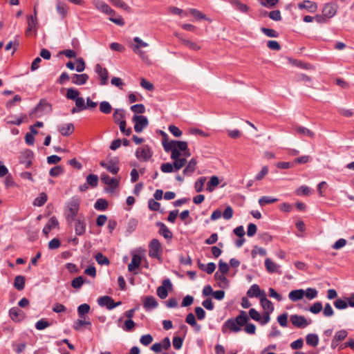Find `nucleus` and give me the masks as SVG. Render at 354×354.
<instances>
[{"label":"nucleus","mask_w":354,"mask_h":354,"mask_svg":"<svg viewBox=\"0 0 354 354\" xmlns=\"http://www.w3.org/2000/svg\"><path fill=\"white\" fill-rule=\"evenodd\" d=\"M162 252L161 244L160 241L153 239L149 244V255L151 258L160 259V253Z\"/></svg>","instance_id":"obj_5"},{"label":"nucleus","mask_w":354,"mask_h":354,"mask_svg":"<svg viewBox=\"0 0 354 354\" xmlns=\"http://www.w3.org/2000/svg\"><path fill=\"white\" fill-rule=\"evenodd\" d=\"M158 304L153 296H147L143 299V307L146 310H151L156 308Z\"/></svg>","instance_id":"obj_15"},{"label":"nucleus","mask_w":354,"mask_h":354,"mask_svg":"<svg viewBox=\"0 0 354 354\" xmlns=\"http://www.w3.org/2000/svg\"><path fill=\"white\" fill-rule=\"evenodd\" d=\"M293 129L296 133L299 135L305 136L311 138L315 137V133L305 127L297 125L295 126Z\"/></svg>","instance_id":"obj_26"},{"label":"nucleus","mask_w":354,"mask_h":354,"mask_svg":"<svg viewBox=\"0 0 354 354\" xmlns=\"http://www.w3.org/2000/svg\"><path fill=\"white\" fill-rule=\"evenodd\" d=\"M56 8L57 12L62 16V18H64L68 12V7L66 4L60 0H57L56 2Z\"/></svg>","instance_id":"obj_35"},{"label":"nucleus","mask_w":354,"mask_h":354,"mask_svg":"<svg viewBox=\"0 0 354 354\" xmlns=\"http://www.w3.org/2000/svg\"><path fill=\"white\" fill-rule=\"evenodd\" d=\"M348 335V332L346 330H340L335 333L334 337L335 341H338L339 342L344 340Z\"/></svg>","instance_id":"obj_59"},{"label":"nucleus","mask_w":354,"mask_h":354,"mask_svg":"<svg viewBox=\"0 0 354 354\" xmlns=\"http://www.w3.org/2000/svg\"><path fill=\"white\" fill-rule=\"evenodd\" d=\"M88 80V75L85 73L80 74V75L74 74L71 77L72 82L74 84H77V85H83L87 82Z\"/></svg>","instance_id":"obj_24"},{"label":"nucleus","mask_w":354,"mask_h":354,"mask_svg":"<svg viewBox=\"0 0 354 354\" xmlns=\"http://www.w3.org/2000/svg\"><path fill=\"white\" fill-rule=\"evenodd\" d=\"M318 292L315 288H308L304 290V296L309 299L312 300L317 297Z\"/></svg>","instance_id":"obj_49"},{"label":"nucleus","mask_w":354,"mask_h":354,"mask_svg":"<svg viewBox=\"0 0 354 354\" xmlns=\"http://www.w3.org/2000/svg\"><path fill=\"white\" fill-rule=\"evenodd\" d=\"M58 226L59 222L55 216H53L48 220L44 226L43 233L47 236L51 230L58 227Z\"/></svg>","instance_id":"obj_16"},{"label":"nucleus","mask_w":354,"mask_h":354,"mask_svg":"<svg viewBox=\"0 0 354 354\" xmlns=\"http://www.w3.org/2000/svg\"><path fill=\"white\" fill-rule=\"evenodd\" d=\"M86 184L92 187H95L98 184V176L95 174H89L86 177Z\"/></svg>","instance_id":"obj_51"},{"label":"nucleus","mask_w":354,"mask_h":354,"mask_svg":"<svg viewBox=\"0 0 354 354\" xmlns=\"http://www.w3.org/2000/svg\"><path fill=\"white\" fill-rule=\"evenodd\" d=\"M75 234L78 236H82L86 232V223L84 220H76L74 225Z\"/></svg>","instance_id":"obj_23"},{"label":"nucleus","mask_w":354,"mask_h":354,"mask_svg":"<svg viewBox=\"0 0 354 354\" xmlns=\"http://www.w3.org/2000/svg\"><path fill=\"white\" fill-rule=\"evenodd\" d=\"M140 343L144 346H148L153 342V337L150 334L141 336L140 339Z\"/></svg>","instance_id":"obj_63"},{"label":"nucleus","mask_w":354,"mask_h":354,"mask_svg":"<svg viewBox=\"0 0 354 354\" xmlns=\"http://www.w3.org/2000/svg\"><path fill=\"white\" fill-rule=\"evenodd\" d=\"M162 146L166 152H171V158L174 160L173 166L176 171L183 168L187 163L185 158H180V151L187 149V142L180 140L162 141Z\"/></svg>","instance_id":"obj_1"},{"label":"nucleus","mask_w":354,"mask_h":354,"mask_svg":"<svg viewBox=\"0 0 354 354\" xmlns=\"http://www.w3.org/2000/svg\"><path fill=\"white\" fill-rule=\"evenodd\" d=\"M290 319L292 324L297 328H305L311 323V320H308L304 316L298 315H292Z\"/></svg>","instance_id":"obj_9"},{"label":"nucleus","mask_w":354,"mask_h":354,"mask_svg":"<svg viewBox=\"0 0 354 354\" xmlns=\"http://www.w3.org/2000/svg\"><path fill=\"white\" fill-rule=\"evenodd\" d=\"M97 303L100 306H106L109 310H111L121 305V301L114 302L113 299L109 296H103L97 299Z\"/></svg>","instance_id":"obj_8"},{"label":"nucleus","mask_w":354,"mask_h":354,"mask_svg":"<svg viewBox=\"0 0 354 354\" xmlns=\"http://www.w3.org/2000/svg\"><path fill=\"white\" fill-rule=\"evenodd\" d=\"M306 342L308 345L315 347L319 344V337L314 333L308 334L306 337Z\"/></svg>","instance_id":"obj_40"},{"label":"nucleus","mask_w":354,"mask_h":354,"mask_svg":"<svg viewBox=\"0 0 354 354\" xmlns=\"http://www.w3.org/2000/svg\"><path fill=\"white\" fill-rule=\"evenodd\" d=\"M136 156L138 159L142 161L149 160L151 156L152 153L150 150V148L147 145H145L142 147L138 148L136 151Z\"/></svg>","instance_id":"obj_11"},{"label":"nucleus","mask_w":354,"mask_h":354,"mask_svg":"<svg viewBox=\"0 0 354 354\" xmlns=\"http://www.w3.org/2000/svg\"><path fill=\"white\" fill-rule=\"evenodd\" d=\"M231 4L239 12L242 13H247L249 11V7L239 0H232Z\"/></svg>","instance_id":"obj_34"},{"label":"nucleus","mask_w":354,"mask_h":354,"mask_svg":"<svg viewBox=\"0 0 354 354\" xmlns=\"http://www.w3.org/2000/svg\"><path fill=\"white\" fill-rule=\"evenodd\" d=\"M278 201L276 198H272L270 196H262L259 200V203L261 206H264L268 204L275 203Z\"/></svg>","instance_id":"obj_53"},{"label":"nucleus","mask_w":354,"mask_h":354,"mask_svg":"<svg viewBox=\"0 0 354 354\" xmlns=\"http://www.w3.org/2000/svg\"><path fill=\"white\" fill-rule=\"evenodd\" d=\"M112 106L109 102L106 101H102L100 103V111L104 113L109 114L111 112Z\"/></svg>","instance_id":"obj_48"},{"label":"nucleus","mask_w":354,"mask_h":354,"mask_svg":"<svg viewBox=\"0 0 354 354\" xmlns=\"http://www.w3.org/2000/svg\"><path fill=\"white\" fill-rule=\"evenodd\" d=\"M265 267L268 272L281 274V266L277 263L274 262L271 259L267 258L265 260Z\"/></svg>","instance_id":"obj_13"},{"label":"nucleus","mask_w":354,"mask_h":354,"mask_svg":"<svg viewBox=\"0 0 354 354\" xmlns=\"http://www.w3.org/2000/svg\"><path fill=\"white\" fill-rule=\"evenodd\" d=\"M101 180L104 184L109 185L112 187H116L118 185V181L117 179L111 178L105 174H102Z\"/></svg>","instance_id":"obj_37"},{"label":"nucleus","mask_w":354,"mask_h":354,"mask_svg":"<svg viewBox=\"0 0 354 354\" xmlns=\"http://www.w3.org/2000/svg\"><path fill=\"white\" fill-rule=\"evenodd\" d=\"M304 297V290L302 289H297L292 290L288 294V298L292 301H297L301 299Z\"/></svg>","instance_id":"obj_29"},{"label":"nucleus","mask_w":354,"mask_h":354,"mask_svg":"<svg viewBox=\"0 0 354 354\" xmlns=\"http://www.w3.org/2000/svg\"><path fill=\"white\" fill-rule=\"evenodd\" d=\"M196 164H197V162H196V160L195 158H192L191 159L187 165L186 166V167L183 170V174L185 175H191L194 173V171H195L196 169Z\"/></svg>","instance_id":"obj_36"},{"label":"nucleus","mask_w":354,"mask_h":354,"mask_svg":"<svg viewBox=\"0 0 354 354\" xmlns=\"http://www.w3.org/2000/svg\"><path fill=\"white\" fill-rule=\"evenodd\" d=\"M206 181L205 177L199 178L194 184V188L196 192H201L203 190V187Z\"/></svg>","instance_id":"obj_54"},{"label":"nucleus","mask_w":354,"mask_h":354,"mask_svg":"<svg viewBox=\"0 0 354 354\" xmlns=\"http://www.w3.org/2000/svg\"><path fill=\"white\" fill-rule=\"evenodd\" d=\"M95 259L100 265H109L110 263L108 258L100 252L96 254Z\"/></svg>","instance_id":"obj_55"},{"label":"nucleus","mask_w":354,"mask_h":354,"mask_svg":"<svg viewBox=\"0 0 354 354\" xmlns=\"http://www.w3.org/2000/svg\"><path fill=\"white\" fill-rule=\"evenodd\" d=\"M215 279L218 283L219 286L224 287L228 285V280L225 277V274L216 272L214 274Z\"/></svg>","instance_id":"obj_43"},{"label":"nucleus","mask_w":354,"mask_h":354,"mask_svg":"<svg viewBox=\"0 0 354 354\" xmlns=\"http://www.w3.org/2000/svg\"><path fill=\"white\" fill-rule=\"evenodd\" d=\"M168 290L172 289V284L169 279H165L162 281V286H159L157 289V295L160 299H165L168 295Z\"/></svg>","instance_id":"obj_12"},{"label":"nucleus","mask_w":354,"mask_h":354,"mask_svg":"<svg viewBox=\"0 0 354 354\" xmlns=\"http://www.w3.org/2000/svg\"><path fill=\"white\" fill-rule=\"evenodd\" d=\"M46 201L47 195L44 192H41L39 194V196L34 200L33 205L35 206L41 207L44 205Z\"/></svg>","instance_id":"obj_47"},{"label":"nucleus","mask_w":354,"mask_h":354,"mask_svg":"<svg viewBox=\"0 0 354 354\" xmlns=\"http://www.w3.org/2000/svg\"><path fill=\"white\" fill-rule=\"evenodd\" d=\"M9 315L12 320L19 322L24 317L23 311L17 307L12 308L9 311Z\"/></svg>","instance_id":"obj_22"},{"label":"nucleus","mask_w":354,"mask_h":354,"mask_svg":"<svg viewBox=\"0 0 354 354\" xmlns=\"http://www.w3.org/2000/svg\"><path fill=\"white\" fill-rule=\"evenodd\" d=\"M83 326L91 327V322L89 320L86 319V317L84 318H80L77 319L73 326V328L76 331H80L82 329Z\"/></svg>","instance_id":"obj_19"},{"label":"nucleus","mask_w":354,"mask_h":354,"mask_svg":"<svg viewBox=\"0 0 354 354\" xmlns=\"http://www.w3.org/2000/svg\"><path fill=\"white\" fill-rule=\"evenodd\" d=\"M265 293L264 291H261L259 286L257 284H253L248 290L247 295L249 297H262V294Z\"/></svg>","instance_id":"obj_21"},{"label":"nucleus","mask_w":354,"mask_h":354,"mask_svg":"<svg viewBox=\"0 0 354 354\" xmlns=\"http://www.w3.org/2000/svg\"><path fill=\"white\" fill-rule=\"evenodd\" d=\"M185 322L192 327H194L196 330H200L201 326L197 324L195 316L193 313H189L187 315Z\"/></svg>","instance_id":"obj_44"},{"label":"nucleus","mask_w":354,"mask_h":354,"mask_svg":"<svg viewBox=\"0 0 354 354\" xmlns=\"http://www.w3.org/2000/svg\"><path fill=\"white\" fill-rule=\"evenodd\" d=\"M84 280L83 277L80 276L72 280L71 286L74 288H80L84 283Z\"/></svg>","instance_id":"obj_64"},{"label":"nucleus","mask_w":354,"mask_h":354,"mask_svg":"<svg viewBox=\"0 0 354 354\" xmlns=\"http://www.w3.org/2000/svg\"><path fill=\"white\" fill-rule=\"evenodd\" d=\"M14 286L19 290H22L25 286V277L18 275L15 278Z\"/></svg>","instance_id":"obj_45"},{"label":"nucleus","mask_w":354,"mask_h":354,"mask_svg":"<svg viewBox=\"0 0 354 354\" xmlns=\"http://www.w3.org/2000/svg\"><path fill=\"white\" fill-rule=\"evenodd\" d=\"M249 318L245 311L241 310L239 315L234 319L239 326L245 325Z\"/></svg>","instance_id":"obj_39"},{"label":"nucleus","mask_w":354,"mask_h":354,"mask_svg":"<svg viewBox=\"0 0 354 354\" xmlns=\"http://www.w3.org/2000/svg\"><path fill=\"white\" fill-rule=\"evenodd\" d=\"M50 111V104L45 100H41L39 104L35 107L34 110V111H40L42 113H49Z\"/></svg>","instance_id":"obj_33"},{"label":"nucleus","mask_w":354,"mask_h":354,"mask_svg":"<svg viewBox=\"0 0 354 354\" xmlns=\"http://www.w3.org/2000/svg\"><path fill=\"white\" fill-rule=\"evenodd\" d=\"M187 12H189L196 19H205L211 21L205 15L203 14L201 11L195 8H189Z\"/></svg>","instance_id":"obj_42"},{"label":"nucleus","mask_w":354,"mask_h":354,"mask_svg":"<svg viewBox=\"0 0 354 354\" xmlns=\"http://www.w3.org/2000/svg\"><path fill=\"white\" fill-rule=\"evenodd\" d=\"M63 173V167L62 166L57 165L50 169L49 171V174L53 177H56L59 176Z\"/></svg>","instance_id":"obj_61"},{"label":"nucleus","mask_w":354,"mask_h":354,"mask_svg":"<svg viewBox=\"0 0 354 354\" xmlns=\"http://www.w3.org/2000/svg\"><path fill=\"white\" fill-rule=\"evenodd\" d=\"M58 131L62 136H68L72 134L74 131V126L72 123L65 124L59 126Z\"/></svg>","instance_id":"obj_28"},{"label":"nucleus","mask_w":354,"mask_h":354,"mask_svg":"<svg viewBox=\"0 0 354 354\" xmlns=\"http://www.w3.org/2000/svg\"><path fill=\"white\" fill-rule=\"evenodd\" d=\"M80 200L77 196L72 197L66 205L64 214L66 221L71 223L75 221L80 209Z\"/></svg>","instance_id":"obj_2"},{"label":"nucleus","mask_w":354,"mask_h":354,"mask_svg":"<svg viewBox=\"0 0 354 354\" xmlns=\"http://www.w3.org/2000/svg\"><path fill=\"white\" fill-rule=\"evenodd\" d=\"M156 225L160 227L159 233L163 236L165 239H171L172 238V232L169 230V228L161 222H158Z\"/></svg>","instance_id":"obj_30"},{"label":"nucleus","mask_w":354,"mask_h":354,"mask_svg":"<svg viewBox=\"0 0 354 354\" xmlns=\"http://www.w3.org/2000/svg\"><path fill=\"white\" fill-rule=\"evenodd\" d=\"M95 8L104 14H115V11L102 0H92Z\"/></svg>","instance_id":"obj_10"},{"label":"nucleus","mask_w":354,"mask_h":354,"mask_svg":"<svg viewBox=\"0 0 354 354\" xmlns=\"http://www.w3.org/2000/svg\"><path fill=\"white\" fill-rule=\"evenodd\" d=\"M297 6L299 9H306L310 12H315L317 9V3L308 0L298 3Z\"/></svg>","instance_id":"obj_18"},{"label":"nucleus","mask_w":354,"mask_h":354,"mask_svg":"<svg viewBox=\"0 0 354 354\" xmlns=\"http://www.w3.org/2000/svg\"><path fill=\"white\" fill-rule=\"evenodd\" d=\"M125 111L122 109H115L113 115L114 122L119 124L120 122H125Z\"/></svg>","instance_id":"obj_32"},{"label":"nucleus","mask_w":354,"mask_h":354,"mask_svg":"<svg viewBox=\"0 0 354 354\" xmlns=\"http://www.w3.org/2000/svg\"><path fill=\"white\" fill-rule=\"evenodd\" d=\"M91 310L90 306L87 304H83L78 306L77 313L80 318H84L85 315L88 314Z\"/></svg>","instance_id":"obj_46"},{"label":"nucleus","mask_w":354,"mask_h":354,"mask_svg":"<svg viewBox=\"0 0 354 354\" xmlns=\"http://www.w3.org/2000/svg\"><path fill=\"white\" fill-rule=\"evenodd\" d=\"M261 31L264 33L268 37H277L279 34L274 29L268 28H261Z\"/></svg>","instance_id":"obj_57"},{"label":"nucleus","mask_w":354,"mask_h":354,"mask_svg":"<svg viewBox=\"0 0 354 354\" xmlns=\"http://www.w3.org/2000/svg\"><path fill=\"white\" fill-rule=\"evenodd\" d=\"M134 44L131 46L132 50L137 54L143 61L149 59L148 56L144 51L141 50L142 48L149 46V44L142 41L140 37H136L133 38Z\"/></svg>","instance_id":"obj_3"},{"label":"nucleus","mask_w":354,"mask_h":354,"mask_svg":"<svg viewBox=\"0 0 354 354\" xmlns=\"http://www.w3.org/2000/svg\"><path fill=\"white\" fill-rule=\"evenodd\" d=\"M33 157V152L30 149H26L21 151L19 156V162L22 167V169H28L30 167L32 164Z\"/></svg>","instance_id":"obj_4"},{"label":"nucleus","mask_w":354,"mask_h":354,"mask_svg":"<svg viewBox=\"0 0 354 354\" xmlns=\"http://www.w3.org/2000/svg\"><path fill=\"white\" fill-rule=\"evenodd\" d=\"M225 326L230 329L231 331L237 333L241 330L240 326L238 325L234 319H229L225 323Z\"/></svg>","instance_id":"obj_38"},{"label":"nucleus","mask_w":354,"mask_h":354,"mask_svg":"<svg viewBox=\"0 0 354 354\" xmlns=\"http://www.w3.org/2000/svg\"><path fill=\"white\" fill-rule=\"evenodd\" d=\"M132 120L135 122L134 130L137 133H140L145 128L148 126L149 121L146 116L134 115L132 118Z\"/></svg>","instance_id":"obj_6"},{"label":"nucleus","mask_w":354,"mask_h":354,"mask_svg":"<svg viewBox=\"0 0 354 354\" xmlns=\"http://www.w3.org/2000/svg\"><path fill=\"white\" fill-rule=\"evenodd\" d=\"M148 207L151 211H158L160 208V204L154 199L151 198L148 201Z\"/></svg>","instance_id":"obj_62"},{"label":"nucleus","mask_w":354,"mask_h":354,"mask_svg":"<svg viewBox=\"0 0 354 354\" xmlns=\"http://www.w3.org/2000/svg\"><path fill=\"white\" fill-rule=\"evenodd\" d=\"M219 179L216 176H212L209 181L207 184L206 189L209 192H212L218 185Z\"/></svg>","instance_id":"obj_41"},{"label":"nucleus","mask_w":354,"mask_h":354,"mask_svg":"<svg viewBox=\"0 0 354 354\" xmlns=\"http://www.w3.org/2000/svg\"><path fill=\"white\" fill-rule=\"evenodd\" d=\"M80 93L77 90L71 88L67 90L66 97L69 100H75L79 97Z\"/></svg>","instance_id":"obj_56"},{"label":"nucleus","mask_w":354,"mask_h":354,"mask_svg":"<svg viewBox=\"0 0 354 354\" xmlns=\"http://www.w3.org/2000/svg\"><path fill=\"white\" fill-rule=\"evenodd\" d=\"M107 207V201L102 198L97 199L94 205V207L97 210H105Z\"/></svg>","instance_id":"obj_50"},{"label":"nucleus","mask_w":354,"mask_h":354,"mask_svg":"<svg viewBox=\"0 0 354 354\" xmlns=\"http://www.w3.org/2000/svg\"><path fill=\"white\" fill-rule=\"evenodd\" d=\"M100 165L113 174H117L119 171V167L117 163L113 161H110L109 162L102 161L100 162Z\"/></svg>","instance_id":"obj_25"},{"label":"nucleus","mask_w":354,"mask_h":354,"mask_svg":"<svg viewBox=\"0 0 354 354\" xmlns=\"http://www.w3.org/2000/svg\"><path fill=\"white\" fill-rule=\"evenodd\" d=\"M334 306L339 310L346 309L348 306L346 298L345 297L344 299H337L335 301Z\"/></svg>","instance_id":"obj_52"},{"label":"nucleus","mask_w":354,"mask_h":354,"mask_svg":"<svg viewBox=\"0 0 354 354\" xmlns=\"http://www.w3.org/2000/svg\"><path fill=\"white\" fill-rule=\"evenodd\" d=\"M169 132L175 137L176 138H179L182 136L183 134V132L181 131V130L176 126L175 125H169V128H168Z\"/></svg>","instance_id":"obj_60"},{"label":"nucleus","mask_w":354,"mask_h":354,"mask_svg":"<svg viewBox=\"0 0 354 354\" xmlns=\"http://www.w3.org/2000/svg\"><path fill=\"white\" fill-rule=\"evenodd\" d=\"M180 41L185 46H186L190 50L198 51L201 48V46L197 43L192 40L185 38H180Z\"/></svg>","instance_id":"obj_27"},{"label":"nucleus","mask_w":354,"mask_h":354,"mask_svg":"<svg viewBox=\"0 0 354 354\" xmlns=\"http://www.w3.org/2000/svg\"><path fill=\"white\" fill-rule=\"evenodd\" d=\"M337 10V7L335 4L326 3L323 8L322 14L328 19H330L336 15Z\"/></svg>","instance_id":"obj_14"},{"label":"nucleus","mask_w":354,"mask_h":354,"mask_svg":"<svg viewBox=\"0 0 354 354\" xmlns=\"http://www.w3.org/2000/svg\"><path fill=\"white\" fill-rule=\"evenodd\" d=\"M322 304L320 301H317L314 303L310 307V312L313 314H318L322 310Z\"/></svg>","instance_id":"obj_58"},{"label":"nucleus","mask_w":354,"mask_h":354,"mask_svg":"<svg viewBox=\"0 0 354 354\" xmlns=\"http://www.w3.org/2000/svg\"><path fill=\"white\" fill-rule=\"evenodd\" d=\"M260 303L265 312L272 313L274 310L273 304L266 298V293L262 294V297L260 299Z\"/></svg>","instance_id":"obj_20"},{"label":"nucleus","mask_w":354,"mask_h":354,"mask_svg":"<svg viewBox=\"0 0 354 354\" xmlns=\"http://www.w3.org/2000/svg\"><path fill=\"white\" fill-rule=\"evenodd\" d=\"M37 25V18L35 16L28 17V27L26 30V35L29 36L32 32L35 33Z\"/></svg>","instance_id":"obj_17"},{"label":"nucleus","mask_w":354,"mask_h":354,"mask_svg":"<svg viewBox=\"0 0 354 354\" xmlns=\"http://www.w3.org/2000/svg\"><path fill=\"white\" fill-rule=\"evenodd\" d=\"M141 257L138 254H133L131 263L128 266V270L133 272L138 268L141 263Z\"/></svg>","instance_id":"obj_31"},{"label":"nucleus","mask_w":354,"mask_h":354,"mask_svg":"<svg viewBox=\"0 0 354 354\" xmlns=\"http://www.w3.org/2000/svg\"><path fill=\"white\" fill-rule=\"evenodd\" d=\"M95 71L97 74L100 80V85L105 86L108 83L109 71L106 68H103L100 64H97L95 66Z\"/></svg>","instance_id":"obj_7"}]
</instances>
